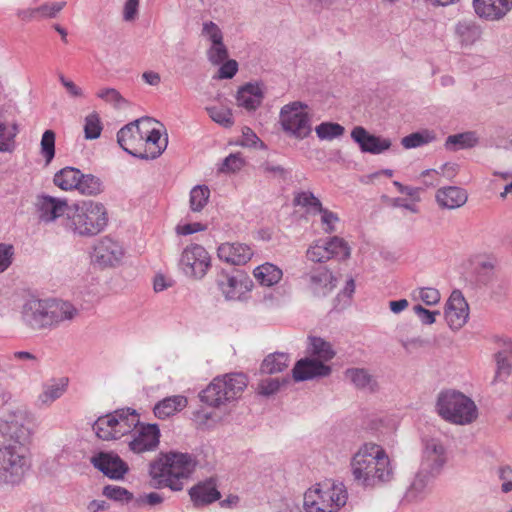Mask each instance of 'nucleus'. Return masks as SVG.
Listing matches in <instances>:
<instances>
[{
	"label": "nucleus",
	"mask_w": 512,
	"mask_h": 512,
	"mask_svg": "<svg viewBox=\"0 0 512 512\" xmlns=\"http://www.w3.org/2000/svg\"><path fill=\"white\" fill-rule=\"evenodd\" d=\"M197 465L195 457L189 453L170 451L162 454L150 463V487L154 489L169 488L171 491H182L184 481L193 474Z\"/></svg>",
	"instance_id": "obj_1"
},
{
	"label": "nucleus",
	"mask_w": 512,
	"mask_h": 512,
	"mask_svg": "<svg viewBox=\"0 0 512 512\" xmlns=\"http://www.w3.org/2000/svg\"><path fill=\"white\" fill-rule=\"evenodd\" d=\"M352 475L363 487H375L392 480L394 471L385 449L375 443L363 444L351 460Z\"/></svg>",
	"instance_id": "obj_2"
},
{
	"label": "nucleus",
	"mask_w": 512,
	"mask_h": 512,
	"mask_svg": "<svg viewBox=\"0 0 512 512\" xmlns=\"http://www.w3.org/2000/svg\"><path fill=\"white\" fill-rule=\"evenodd\" d=\"M22 320L33 330L54 329L72 321L79 310L70 302L59 299L26 300L22 307Z\"/></svg>",
	"instance_id": "obj_3"
},
{
	"label": "nucleus",
	"mask_w": 512,
	"mask_h": 512,
	"mask_svg": "<svg viewBox=\"0 0 512 512\" xmlns=\"http://www.w3.org/2000/svg\"><path fill=\"white\" fill-rule=\"evenodd\" d=\"M108 223L107 212L102 203L83 201L70 208L64 226L79 236L92 237L102 232Z\"/></svg>",
	"instance_id": "obj_4"
},
{
	"label": "nucleus",
	"mask_w": 512,
	"mask_h": 512,
	"mask_svg": "<svg viewBox=\"0 0 512 512\" xmlns=\"http://www.w3.org/2000/svg\"><path fill=\"white\" fill-rule=\"evenodd\" d=\"M435 407L443 420L456 425L470 424L478 417L474 401L456 390L440 392Z\"/></svg>",
	"instance_id": "obj_5"
},
{
	"label": "nucleus",
	"mask_w": 512,
	"mask_h": 512,
	"mask_svg": "<svg viewBox=\"0 0 512 512\" xmlns=\"http://www.w3.org/2000/svg\"><path fill=\"white\" fill-rule=\"evenodd\" d=\"M348 499L342 483H317L304 494L305 512H338Z\"/></svg>",
	"instance_id": "obj_6"
},
{
	"label": "nucleus",
	"mask_w": 512,
	"mask_h": 512,
	"mask_svg": "<svg viewBox=\"0 0 512 512\" xmlns=\"http://www.w3.org/2000/svg\"><path fill=\"white\" fill-rule=\"evenodd\" d=\"M246 387L247 377L243 373L217 376L199 393V398L210 407H220L235 400Z\"/></svg>",
	"instance_id": "obj_7"
},
{
	"label": "nucleus",
	"mask_w": 512,
	"mask_h": 512,
	"mask_svg": "<svg viewBox=\"0 0 512 512\" xmlns=\"http://www.w3.org/2000/svg\"><path fill=\"white\" fill-rule=\"evenodd\" d=\"M156 121L150 117H142L126 124L117 132V142L119 146L128 154L142 160H153L162 154L159 148L154 152H148L143 149L144 145V126L153 124Z\"/></svg>",
	"instance_id": "obj_8"
},
{
	"label": "nucleus",
	"mask_w": 512,
	"mask_h": 512,
	"mask_svg": "<svg viewBox=\"0 0 512 512\" xmlns=\"http://www.w3.org/2000/svg\"><path fill=\"white\" fill-rule=\"evenodd\" d=\"M307 105L301 101H293L284 105L279 113L282 130L289 136L302 140L311 134V119L304 109Z\"/></svg>",
	"instance_id": "obj_9"
},
{
	"label": "nucleus",
	"mask_w": 512,
	"mask_h": 512,
	"mask_svg": "<svg viewBox=\"0 0 512 512\" xmlns=\"http://www.w3.org/2000/svg\"><path fill=\"white\" fill-rule=\"evenodd\" d=\"M27 468L26 458L17 447L0 448V484H19Z\"/></svg>",
	"instance_id": "obj_10"
},
{
	"label": "nucleus",
	"mask_w": 512,
	"mask_h": 512,
	"mask_svg": "<svg viewBox=\"0 0 512 512\" xmlns=\"http://www.w3.org/2000/svg\"><path fill=\"white\" fill-rule=\"evenodd\" d=\"M31 418L24 408L9 411L0 419V433L9 439L24 444L31 434Z\"/></svg>",
	"instance_id": "obj_11"
},
{
	"label": "nucleus",
	"mask_w": 512,
	"mask_h": 512,
	"mask_svg": "<svg viewBox=\"0 0 512 512\" xmlns=\"http://www.w3.org/2000/svg\"><path fill=\"white\" fill-rule=\"evenodd\" d=\"M211 265V258L206 249L199 244L187 246L179 260V268L188 277L202 279Z\"/></svg>",
	"instance_id": "obj_12"
},
{
	"label": "nucleus",
	"mask_w": 512,
	"mask_h": 512,
	"mask_svg": "<svg viewBox=\"0 0 512 512\" xmlns=\"http://www.w3.org/2000/svg\"><path fill=\"white\" fill-rule=\"evenodd\" d=\"M217 285L227 300H237L252 290L254 283L250 276L240 269L231 272L222 270L217 277Z\"/></svg>",
	"instance_id": "obj_13"
},
{
	"label": "nucleus",
	"mask_w": 512,
	"mask_h": 512,
	"mask_svg": "<svg viewBox=\"0 0 512 512\" xmlns=\"http://www.w3.org/2000/svg\"><path fill=\"white\" fill-rule=\"evenodd\" d=\"M35 213L40 223L50 224L70 211L68 202L64 198H57L47 194L37 195L34 202Z\"/></svg>",
	"instance_id": "obj_14"
},
{
	"label": "nucleus",
	"mask_w": 512,
	"mask_h": 512,
	"mask_svg": "<svg viewBox=\"0 0 512 512\" xmlns=\"http://www.w3.org/2000/svg\"><path fill=\"white\" fill-rule=\"evenodd\" d=\"M92 465L111 480H122L129 472L128 464L113 451H100L91 457Z\"/></svg>",
	"instance_id": "obj_15"
},
{
	"label": "nucleus",
	"mask_w": 512,
	"mask_h": 512,
	"mask_svg": "<svg viewBox=\"0 0 512 512\" xmlns=\"http://www.w3.org/2000/svg\"><path fill=\"white\" fill-rule=\"evenodd\" d=\"M446 463V450L437 439L428 440L423 450L419 470L436 478Z\"/></svg>",
	"instance_id": "obj_16"
},
{
	"label": "nucleus",
	"mask_w": 512,
	"mask_h": 512,
	"mask_svg": "<svg viewBox=\"0 0 512 512\" xmlns=\"http://www.w3.org/2000/svg\"><path fill=\"white\" fill-rule=\"evenodd\" d=\"M444 314L451 329L458 330L465 325L469 317V307L461 291L454 290L451 293Z\"/></svg>",
	"instance_id": "obj_17"
},
{
	"label": "nucleus",
	"mask_w": 512,
	"mask_h": 512,
	"mask_svg": "<svg viewBox=\"0 0 512 512\" xmlns=\"http://www.w3.org/2000/svg\"><path fill=\"white\" fill-rule=\"evenodd\" d=\"M331 372L332 369L329 365L310 356L301 358L295 363L292 377L296 382H303L329 376Z\"/></svg>",
	"instance_id": "obj_18"
},
{
	"label": "nucleus",
	"mask_w": 512,
	"mask_h": 512,
	"mask_svg": "<svg viewBox=\"0 0 512 512\" xmlns=\"http://www.w3.org/2000/svg\"><path fill=\"white\" fill-rule=\"evenodd\" d=\"M351 138L358 144L362 153H370L373 155L383 153L392 145L389 138L371 134L362 126H355L352 129Z\"/></svg>",
	"instance_id": "obj_19"
},
{
	"label": "nucleus",
	"mask_w": 512,
	"mask_h": 512,
	"mask_svg": "<svg viewBox=\"0 0 512 512\" xmlns=\"http://www.w3.org/2000/svg\"><path fill=\"white\" fill-rule=\"evenodd\" d=\"M123 255L121 245L110 237L102 238L93 249L92 260L101 267L113 266Z\"/></svg>",
	"instance_id": "obj_20"
},
{
	"label": "nucleus",
	"mask_w": 512,
	"mask_h": 512,
	"mask_svg": "<svg viewBox=\"0 0 512 512\" xmlns=\"http://www.w3.org/2000/svg\"><path fill=\"white\" fill-rule=\"evenodd\" d=\"M160 442V429L157 424L141 425L137 435L129 442V448L134 453L155 450Z\"/></svg>",
	"instance_id": "obj_21"
},
{
	"label": "nucleus",
	"mask_w": 512,
	"mask_h": 512,
	"mask_svg": "<svg viewBox=\"0 0 512 512\" xmlns=\"http://www.w3.org/2000/svg\"><path fill=\"white\" fill-rule=\"evenodd\" d=\"M473 7L480 18L498 21L511 11L512 0H473Z\"/></svg>",
	"instance_id": "obj_22"
},
{
	"label": "nucleus",
	"mask_w": 512,
	"mask_h": 512,
	"mask_svg": "<svg viewBox=\"0 0 512 512\" xmlns=\"http://www.w3.org/2000/svg\"><path fill=\"white\" fill-rule=\"evenodd\" d=\"M193 505L197 508L210 505L221 498V493L217 489L216 481L213 478L198 482L188 491Z\"/></svg>",
	"instance_id": "obj_23"
},
{
	"label": "nucleus",
	"mask_w": 512,
	"mask_h": 512,
	"mask_svg": "<svg viewBox=\"0 0 512 512\" xmlns=\"http://www.w3.org/2000/svg\"><path fill=\"white\" fill-rule=\"evenodd\" d=\"M218 257L232 265H244L253 256L250 246L243 243H222L217 249Z\"/></svg>",
	"instance_id": "obj_24"
},
{
	"label": "nucleus",
	"mask_w": 512,
	"mask_h": 512,
	"mask_svg": "<svg viewBox=\"0 0 512 512\" xmlns=\"http://www.w3.org/2000/svg\"><path fill=\"white\" fill-rule=\"evenodd\" d=\"M434 479L433 476L418 470L406 489L404 501L416 503L424 500L429 492L428 486Z\"/></svg>",
	"instance_id": "obj_25"
},
{
	"label": "nucleus",
	"mask_w": 512,
	"mask_h": 512,
	"mask_svg": "<svg viewBox=\"0 0 512 512\" xmlns=\"http://www.w3.org/2000/svg\"><path fill=\"white\" fill-rule=\"evenodd\" d=\"M264 92L258 83H246L239 88L236 100L240 107L248 111H255L262 103Z\"/></svg>",
	"instance_id": "obj_26"
},
{
	"label": "nucleus",
	"mask_w": 512,
	"mask_h": 512,
	"mask_svg": "<svg viewBox=\"0 0 512 512\" xmlns=\"http://www.w3.org/2000/svg\"><path fill=\"white\" fill-rule=\"evenodd\" d=\"M468 199L465 189L457 186H448L438 189L436 200L440 207L456 209L463 206Z\"/></svg>",
	"instance_id": "obj_27"
},
{
	"label": "nucleus",
	"mask_w": 512,
	"mask_h": 512,
	"mask_svg": "<svg viewBox=\"0 0 512 512\" xmlns=\"http://www.w3.org/2000/svg\"><path fill=\"white\" fill-rule=\"evenodd\" d=\"M309 287L316 296H325L335 287V277L328 269H320L308 277Z\"/></svg>",
	"instance_id": "obj_28"
},
{
	"label": "nucleus",
	"mask_w": 512,
	"mask_h": 512,
	"mask_svg": "<svg viewBox=\"0 0 512 512\" xmlns=\"http://www.w3.org/2000/svg\"><path fill=\"white\" fill-rule=\"evenodd\" d=\"M92 427L97 437L104 441L120 438V436L116 435L118 432V420L115 416V411L98 417Z\"/></svg>",
	"instance_id": "obj_29"
},
{
	"label": "nucleus",
	"mask_w": 512,
	"mask_h": 512,
	"mask_svg": "<svg viewBox=\"0 0 512 512\" xmlns=\"http://www.w3.org/2000/svg\"><path fill=\"white\" fill-rule=\"evenodd\" d=\"M187 405V398L182 395H174L159 401L154 409V415L159 419H167L176 412L181 411Z\"/></svg>",
	"instance_id": "obj_30"
},
{
	"label": "nucleus",
	"mask_w": 512,
	"mask_h": 512,
	"mask_svg": "<svg viewBox=\"0 0 512 512\" xmlns=\"http://www.w3.org/2000/svg\"><path fill=\"white\" fill-rule=\"evenodd\" d=\"M253 275L261 286L272 287L282 279L283 272L276 265L266 262L257 266Z\"/></svg>",
	"instance_id": "obj_31"
},
{
	"label": "nucleus",
	"mask_w": 512,
	"mask_h": 512,
	"mask_svg": "<svg viewBox=\"0 0 512 512\" xmlns=\"http://www.w3.org/2000/svg\"><path fill=\"white\" fill-rule=\"evenodd\" d=\"M479 138L475 131H466L449 135L444 143L447 151H458L462 149L473 148L478 144Z\"/></svg>",
	"instance_id": "obj_32"
},
{
	"label": "nucleus",
	"mask_w": 512,
	"mask_h": 512,
	"mask_svg": "<svg viewBox=\"0 0 512 512\" xmlns=\"http://www.w3.org/2000/svg\"><path fill=\"white\" fill-rule=\"evenodd\" d=\"M455 32L462 45H473L482 35V29L474 20H462L456 24Z\"/></svg>",
	"instance_id": "obj_33"
},
{
	"label": "nucleus",
	"mask_w": 512,
	"mask_h": 512,
	"mask_svg": "<svg viewBox=\"0 0 512 512\" xmlns=\"http://www.w3.org/2000/svg\"><path fill=\"white\" fill-rule=\"evenodd\" d=\"M81 177L79 169L67 166L55 173L53 182L62 190H73L77 189Z\"/></svg>",
	"instance_id": "obj_34"
},
{
	"label": "nucleus",
	"mask_w": 512,
	"mask_h": 512,
	"mask_svg": "<svg viewBox=\"0 0 512 512\" xmlns=\"http://www.w3.org/2000/svg\"><path fill=\"white\" fill-rule=\"evenodd\" d=\"M290 362V356L284 352H274L267 355L261 365L260 372L262 374H275L284 371Z\"/></svg>",
	"instance_id": "obj_35"
},
{
	"label": "nucleus",
	"mask_w": 512,
	"mask_h": 512,
	"mask_svg": "<svg viewBox=\"0 0 512 512\" xmlns=\"http://www.w3.org/2000/svg\"><path fill=\"white\" fill-rule=\"evenodd\" d=\"M67 385V378H61L58 381L52 380L50 383L44 384L43 391L38 396V403L41 405L52 404L65 393Z\"/></svg>",
	"instance_id": "obj_36"
},
{
	"label": "nucleus",
	"mask_w": 512,
	"mask_h": 512,
	"mask_svg": "<svg viewBox=\"0 0 512 512\" xmlns=\"http://www.w3.org/2000/svg\"><path fill=\"white\" fill-rule=\"evenodd\" d=\"M308 340L307 353L311 357L322 362H327L334 358L335 352L329 342L316 336H309Z\"/></svg>",
	"instance_id": "obj_37"
},
{
	"label": "nucleus",
	"mask_w": 512,
	"mask_h": 512,
	"mask_svg": "<svg viewBox=\"0 0 512 512\" xmlns=\"http://www.w3.org/2000/svg\"><path fill=\"white\" fill-rule=\"evenodd\" d=\"M115 416L118 420V432L117 436L120 438L130 433L133 428L140 424L139 415L135 409L132 408H121L115 410Z\"/></svg>",
	"instance_id": "obj_38"
},
{
	"label": "nucleus",
	"mask_w": 512,
	"mask_h": 512,
	"mask_svg": "<svg viewBox=\"0 0 512 512\" xmlns=\"http://www.w3.org/2000/svg\"><path fill=\"white\" fill-rule=\"evenodd\" d=\"M436 139V135L433 131L428 129L413 132L402 138L401 144L406 149L417 148L428 143L433 142Z\"/></svg>",
	"instance_id": "obj_39"
},
{
	"label": "nucleus",
	"mask_w": 512,
	"mask_h": 512,
	"mask_svg": "<svg viewBox=\"0 0 512 512\" xmlns=\"http://www.w3.org/2000/svg\"><path fill=\"white\" fill-rule=\"evenodd\" d=\"M325 246L328 248L329 258L337 257L341 260H346L350 257L351 250L348 243L338 236H333L324 241Z\"/></svg>",
	"instance_id": "obj_40"
},
{
	"label": "nucleus",
	"mask_w": 512,
	"mask_h": 512,
	"mask_svg": "<svg viewBox=\"0 0 512 512\" xmlns=\"http://www.w3.org/2000/svg\"><path fill=\"white\" fill-rule=\"evenodd\" d=\"M210 190L207 185H196L190 191L189 204L192 212H200L207 205Z\"/></svg>",
	"instance_id": "obj_41"
},
{
	"label": "nucleus",
	"mask_w": 512,
	"mask_h": 512,
	"mask_svg": "<svg viewBox=\"0 0 512 512\" xmlns=\"http://www.w3.org/2000/svg\"><path fill=\"white\" fill-rule=\"evenodd\" d=\"M152 124H146L144 126V145L143 149H147L148 152H154L157 149H161L162 153L167 147L168 140L164 139V145H161V132L160 130L151 127Z\"/></svg>",
	"instance_id": "obj_42"
},
{
	"label": "nucleus",
	"mask_w": 512,
	"mask_h": 512,
	"mask_svg": "<svg viewBox=\"0 0 512 512\" xmlns=\"http://www.w3.org/2000/svg\"><path fill=\"white\" fill-rule=\"evenodd\" d=\"M77 190L84 195H98L103 191V183L95 175L82 173Z\"/></svg>",
	"instance_id": "obj_43"
},
{
	"label": "nucleus",
	"mask_w": 512,
	"mask_h": 512,
	"mask_svg": "<svg viewBox=\"0 0 512 512\" xmlns=\"http://www.w3.org/2000/svg\"><path fill=\"white\" fill-rule=\"evenodd\" d=\"M289 377L279 378H264L260 380L257 386V392L259 395L269 397L276 394L282 386L289 384Z\"/></svg>",
	"instance_id": "obj_44"
},
{
	"label": "nucleus",
	"mask_w": 512,
	"mask_h": 512,
	"mask_svg": "<svg viewBox=\"0 0 512 512\" xmlns=\"http://www.w3.org/2000/svg\"><path fill=\"white\" fill-rule=\"evenodd\" d=\"M315 132L317 137L321 140H333L342 136L345 132V128L339 123L322 122L316 126Z\"/></svg>",
	"instance_id": "obj_45"
},
{
	"label": "nucleus",
	"mask_w": 512,
	"mask_h": 512,
	"mask_svg": "<svg viewBox=\"0 0 512 512\" xmlns=\"http://www.w3.org/2000/svg\"><path fill=\"white\" fill-rule=\"evenodd\" d=\"M17 133V124H12L9 127L6 123H0V152H11L13 150Z\"/></svg>",
	"instance_id": "obj_46"
},
{
	"label": "nucleus",
	"mask_w": 512,
	"mask_h": 512,
	"mask_svg": "<svg viewBox=\"0 0 512 512\" xmlns=\"http://www.w3.org/2000/svg\"><path fill=\"white\" fill-rule=\"evenodd\" d=\"M102 494L107 497L108 499L120 502L122 504H128L131 502L134 498V495L132 492L127 490L124 487L117 486V485H106L103 487Z\"/></svg>",
	"instance_id": "obj_47"
},
{
	"label": "nucleus",
	"mask_w": 512,
	"mask_h": 512,
	"mask_svg": "<svg viewBox=\"0 0 512 512\" xmlns=\"http://www.w3.org/2000/svg\"><path fill=\"white\" fill-rule=\"evenodd\" d=\"M209 117L224 128H230L234 124L232 112L228 108L211 106L206 108Z\"/></svg>",
	"instance_id": "obj_48"
},
{
	"label": "nucleus",
	"mask_w": 512,
	"mask_h": 512,
	"mask_svg": "<svg viewBox=\"0 0 512 512\" xmlns=\"http://www.w3.org/2000/svg\"><path fill=\"white\" fill-rule=\"evenodd\" d=\"M103 126L98 113L92 112L85 118L84 136L87 140H94L100 137Z\"/></svg>",
	"instance_id": "obj_49"
},
{
	"label": "nucleus",
	"mask_w": 512,
	"mask_h": 512,
	"mask_svg": "<svg viewBox=\"0 0 512 512\" xmlns=\"http://www.w3.org/2000/svg\"><path fill=\"white\" fill-rule=\"evenodd\" d=\"M345 376L351 380V382L360 389H364L370 386L372 382V376L367 370L363 368H350L345 372Z\"/></svg>",
	"instance_id": "obj_50"
},
{
	"label": "nucleus",
	"mask_w": 512,
	"mask_h": 512,
	"mask_svg": "<svg viewBox=\"0 0 512 512\" xmlns=\"http://www.w3.org/2000/svg\"><path fill=\"white\" fill-rule=\"evenodd\" d=\"M207 56L209 61L214 65H219L227 60L228 50L218 36L214 35V44H212L208 50Z\"/></svg>",
	"instance_id": "obj_51"
},
{
	"label": "nucleus",
	"mask_w": 512,
	"mask_h": 512,
	"mask_svg": "<svg viewBox=\"0 0 512 512\" xmlns=\"http://www.w3.org/2000/svg\"><path fill=\"white\" fill-rule=\"evenodd\" d=\"M495 360L497 364V370L493 383H495L503 376L508 377L512 370L511 358L507 351L504 350L496 353Z\"/></svg>",
	"instance_id": "obj_52"
},
{
	"label": "nucleus",
	"mask_w": 512,
	"mask_h": 512,
	"mask_svg": "<svg viewBox=\"0 0 512 512\" xmlns=\"http://www.w3.org/2000/svg\"><path fill=\"white\" fill-rule=\"evenodd\" d=\"M55 132L53 130H46L41 138V154L50 163L55 156Z\"/></svg>",
	"instance_id": "obj_53"
},
{
	"label": "nucleus",
	"mask_w": 512,
	"mask_h": 512,
	"mask_svg": "<svg viewBox=\"0 0 512 512\" xmlns=\"http://www.w3.org/2000/svg\"><path fill=\"white\" fill-rule=\"evenodd\" d=\"M327 249L328 248L325 246L324 241L319 240L308 248L306 256L313 262L323 263L330 259Z\"/></svg>",
	"instance_id": "obj_54"
},
{
	"label": "nucleus",
	"mask_w": 512,
	"mask_h": 512,
	"mask_svg": "<svg viewBox=\"0 0 512 512\" xmlns=\"http://www.w3.org/2000/svg\"><path fill=\"white\" fill-rule=\"evenodd\" d=\"M244 165V160L239 153L229 154L222 162L220 171L224 173L239 171Z\"/></svg>",
	"instance_id": "obj_55"
},
{
	"label": "nucleus",
	"mask_w": 512,
	"mask_h": 512,
	"mask_svg": "<svg viewBox=\"0 0 512 512\" xmlns=\"http://www.w3.org/2000/svg\"><path fill=\"white\" fill-rule=\"evenodd\" d=\"M96 95L98 98L104 100L107 103L113 104L115 107H120L121 104L125 103V99L114 88H103L99 90Z\"/></svg>",
	"instance_id": "obj_56"
},
{
	"label": "nucleus",
	"mask_w": 512,
	"mask_h": 512,
	"mask_svg": "<svg viewBox=\"0 0 512 512\" xmlns=\"http://www.w3.org/2000/svg\"><path fill=\"white\" fill-rule=\"evenodd\" d=\"M14 247L11 244L0 243V273L6 271L12 264Z\"/></svg>",
	"instance_id": "obj_57"
},
{
	"label": "nucleus",
	"mask_w": 512,
	"mask_h": 512,
	"mask_svg": "<svg viewBox=\"0 0 512 512\" xmlns=\"http://www.w3.org/2000/svg\"><path fill=\"white\" fill-rule=\"evenodd\" d=\"M220 66L218 70L219 79H231L238 71V63L235 60H226Z\"/></svg>",
	"instance_id": "obj_58"
},
{
	"label": "nucleus",
	"mask_w": 512,
	"mask_h": 512,
	"mask_svg": "<svg viewBox=\"0 0 512 512\" xmlns=\"http://www.w3.org/2000/svg\"><path fill=\"white\" fill-rule=\"evenodd\" d=\"M415 314L419 317L422 324L431 325L435 322V316L439 315V311H430L418 304L413 307Z\"/></svg>",
	"instance_id": "obj_59"
},
{
	"label": "nucleus",
	"mask_w": 512,
	"mask_h": 512,
	"mask_svg": "<svg viewBox=\"0 0 512 512\" xmlns=\"http://www.w3.org/2000/svg\"><path fill=\"white\" fill-rule=\"evenodd\" d=\"M421 300L429 306L436 305L440 301V293L436 288L425 287L420 290Z\"/></svg>",
	"instance_id": "obj_60"
},
{
	"label": "nucleus",
	"mask_w": 512,
	"mask_h": 512,
	"mask_svg": "<svg viewBox=\"0 0 512 512\" xmlns=\"http://www.w3.org/2000/svg\"><path fill=\"white\" fill-rule=\"evenodd\" d=\"M321 221L325 225L324 231L326 233H333L335 231L334 223L339 221V217L335 212L328 210L327 208L320 213Z\"/></svg>",
	"instance_id": "obj_61"
},
{
	"label": "nucleus",
	"mask_w": 512,
	"mask_h": 512,
	"mask_svg": "<svg viewBox=\"0 0 512 512\" xmlns=\"http://www.w3.org/2000/svg\"><path fill=\"white\" fill-rule=\"evenodd\" d=\"M499 478L503 481L501 489L504 493L512 491V469L510 466H501L498 470Z\"/></svg>",
	"instance_id": "obj_62"
},
{
	"label": "nucleus",
	"mask_w": 512,
	"mask_h": 512,
	"mask_svg": "<svg viewBox=\"0 0 512 512\" xmlns=\"http://www.w3.org/2000/svg\"><path fill=\"white\" fill-rule=\"evenodd\" d=\"M263 170L266 173L273 174L274 176L286 180L288 176L290 175V170L285 169L281 165H276L270 162H266L263 166Z\"/></svg>",
	"instance_id": "obj_63"
},
{
	"label": "nucleus",
	"mask_w": 512,
	"mask_h": 512,
	"mask_svg": "<svg viewBox=\"0 0 512 512\" xmlns=\"http://www.w3.org/2000/svg\"><path fill=\"white\" fill-rule=\"evenodd\" d=\"M206 225L200 223V222H194V223H187L184 225H178L176 230L177 233L180 235H191L196 232H201L206 230Z\"/></svg>",
	"instance_id": "obj_64"
}]
</instances>
